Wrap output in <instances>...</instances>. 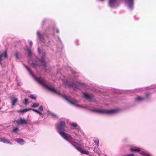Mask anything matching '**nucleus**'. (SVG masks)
Masks as SVG:
<instances>
[{"instance_id":"1","label":"nucleus","mask_w":156,"mask_h":156,"mask_svg":"<svg viewBox=\"0 0 156 156\" xmlns=\"http://www.w3.org/2000/svg\"><path fill=\"white\" fill-rule=\"evenodd\" d=\"M65 126V122L63 121H61L58 126L57 129L60 135L65 139L67 141H69V139L71 137V136L64 132Z\"/></svg>"},{"instance_id":"2","label":"nucleus","mask_w":156,"mask_h":156,"mask_svg":"<svg viewBox=\"0 0 156 156\" xmlns=\"http://www.w3.org/2000/svg\"><path fill=\"white\" fill-rule=\"evenodd\" d=\"M91 111L97 113L106 114L108 115H112L118 112L119 110L115 109L112 110H107L105 109H94L91 110Z\"/></svg>"},{"instance_id":"3","label":"nucleus","mask_w":156,"mask_h":156,"mask_svg":"<svg viewBox=\"0 0 156 156\" xmlns=\"http://www.w3.org/2000/svg\"><path fill=\"white\" fill-rule=\"evenodd\" d=\"M35 80L37 81L39 83L42 85L47 89L50 90L51 92L57 94L58 92L56 89L54 87H51L48 86L45 83L44 80L41 78H38L36 77L35 78Z\"/></svg>"},{"instance_id":"4","label":"nucleus","mask_w":156,"mask_h":156,"mask_svg":"<svg viewBox=\"0 0 156 156\" xmlns=\"http://www.w3.org/2000/svg\"><path fill=\"white\" fill-rule=\"evenodd\" d=\"M16 122L18 124L21 125H26L30 123V121H28V120L22 118H20L17 120Z\"/></svg>"},{"instance_id":"5","label":"nucleus","mask_w":156,"mask_h":156,"mask_svg":"<svg viewBox=\"0 0 156 156\" xmlns=\"http://www.w3.org/2000/svg\"><path fill=\"white\" fill-rule=\"evenodd\" d=\"M76 149L82 154H89V152L88 151L83 150L81 147L77 146L76 147Z\"/></svg>"},{"instance_id":"6","label":"nucleus","mask_w":156,"mask_h":156,"mask_svg":"<svg viewBox=\"0 0 156 156\" xmlns=\"http://www.w3.org/2000/svg\"><path fill=\"white\" fill-rule=\"evenodd\" d=\"M4 56L5 58H7L8 55L7 54V51L5 50L4 53H2L0 54V64H2V57Z\"/></svg>"},{"instance_id":"7","label":"nucleus","mask_w":156,"mask_h":156,"mask_svg":"<svg viewBox=\"0 0 156 156\" xmlns=\"http://www.w3.org/2000/svg\"><path fill=\"white\" fill-rule=\"evenodd\" d=\"M0 142H2L4 143H6L7 144H12V143L9 142L8 139L4 137L0 138Z\"/></svg>"},{"instance_id":"8","label":"nucleus","mask_w":156,"mask_h":156,"mask_svg":"<svg viewBox=\"0 0 156 156\" xmlns=\"http://www.w3.org/2000/svg\"><path fill=\"white\" fill-rule=\"evenodd\" d=\"M37 35L40 40L43 41L44 39L43 35L41 34L39 31H37Z\"/></svg>"},{"instance_id":"9","label":"nucleus","mask_w":156,"mask_h":156,"mask_svg":"<svg viewBox=\"0 0 156 156\" xmlns=\"http://www.w3.org/2000/svg\"><path fill=\"white\" fill-rule=\"evenodd\" d=\"M40 61L43 64V65L45 68L46 67V63H45V60L44 55H43L41 57V58H40Z\"/></svg>"},{"instance_id":"10","label":"nucleus","mask_w":156,"mask_h":156,"mask_svg":"<svg viewBox=\"0 0 156 156\" xmlns=\"http://www.w3.org/2000/svg\"><path fill=\"white\" fill-rule=\"evenodd\" d=\"M117 1V0H109V4L110 6L112 7H113Z\"/></svg>"},{"instance_id":"11","label":"nucleus","mask_w":156,"mask_h":156,"mask_svg":"<svg viewBox=\"0 0 156 156\" xmlns=\"http://www.w3.org/2000/svg\"><path fill=\"white\" fill-rule=\"evenodd\" d=\"M16 141L18 143L20 144H24L25 143V141L22 139H20L19 138H16L15 139Z\"/></svg>"},{"instance_id":"12","label":"nucleus","mask_w":156,"mask_h":156,"mask_svg":"<svg viewBox=\"0 0 156 156\" xmlns=\"http://www.w3.org/2000/svg\"><path fill=\"white\" fill-rule=\"evenodd\" d=\"M130 150L132 152H139L140 151V149L137 147L135 148L132 147L130 148Z\"/></svg>"},{"instance_id":"13","label":"nucleus","mask_w":156,"mask_h":156,"mask_svg":"<svg viewBox=\"0 0 156 156\" xmlns=\"http://www.w3.org/2000/svg\"><path fill=\"white\" fill-rule=\"evenodd\" d=\"M64 98L68 102H69L70 104L72 105H75L76 104L72 100H70L68 97L66 96H65L64 97Z\"/></svg>"},{"instance_id":"14","label":"nucleus","mask_w":156,"mask_h":156,"mask_svg":"<svg viewBox=\"0 0 156 156\" xmlns=\"http://www.w3.org/2000/svg\"><path fill=\"white\" fill-rule=\"evenodd\" d=\"M11 101L12 102V105H14L15 103L17 102L18 99L15 97H13L11 99Z\"/></svg>"},{"instance_id":"15","label":"nucleus","mask_w":156,"mask_h":156,"mask_svg":"<svg viewBox=\"0 0 156 156\" xmlns=\"http://www.w3.org/2000/svg\"><path fill=\"white\" fill-rule=\"evenodd\" d=\"M31 108H25L23 109H21L19 110V112L20 113H25L26 112L31 110Z\"/></svg>"},{"instance_id":"16","label":"nucleus","mask_w":156,"mask_h":156,"mask_svg":"<svg viewBox=\"0 0 156 156\" xmlns=\"http://www.w3.org/2000/svg\"><path fill=\"white\" fill-rule=\"evenodd\" d=\"M144 98L140 96H138L136 98V100L138 101H141L144 100Z\"/></svg>"},{"instance_id":"17","label":"nucleus","mask_w":156,"mask_h":156,"mask_svg":"<svg viewBox=\"0 0 156 156\" xmlns=\"http://www.w3.org/2000/svg\"><path fill=\"white\" fill-rule=\"evenodd\" d=\"M84 96L87 99H90L91 97L90 95L87 93H83Z\"/></svg>"},{"instance_id":"18","label":"nucleus","mask_w":156,"mask_h":156,"mask_svg":"<svg viewBox=\"0 0 156 156\" xmlns=\"http://www.w3.org/2000/svg\"><path fill=\"white\" fill-rule=\"evenodd\" d=\"M29 97L31 99L34 100H36L37 98V97L33 94L30 95L29 96Z\"/></svg>"},{"instance_id":"19","label":"nucleus","mask_w":156,"mask_h":156,"mask_svg":"<svg viewBox=\"0 0 156 156\" xmlns=\"http://www.w3.org/2000/svg\"><path fill=\"white\" fill-rule=\"evenodd\" d=\"M39 105V104L38 103H34L31 106L32 107L36 108Z\"/></svg>"},{"instance_id":"20","label":"nucleus","mask_w":156,"mask_h":156,"mask_svg":"<svg viewBox=\"0 0 156 156\" xmlns=\"http://www.w3.org/2000/svg\"><path fill=\"white\" fill-rule=\"evenodd\" d=\"M69 142H70V143L75 147V148H76V145L77 144V143L75 142H72L71 141H70L69 140Z\"/></svg>"},{"instance_id":"21","label":"nucleus","mask_w":156,"mask_h":156,"mask_svg":"<svg viewBox=\"0 0 156 156\" xmlns=\"http://www.w3.org/2000/svg\"><path fill=\"white\" fill-rule=\"evenodd\" d=\"M31 110H32L33 111L37 113L40 114V115L42 114L41 113V112H40L38 110H37L35 109H32L31 108Z\"/></svg>"},{"instance_id":"22","label":"nucleus","mask_w":156,"mask_h":156,"mask_svg":"<svg viewBox=\"0 0 156 156\" xmlns=\"http://www.w3.org/2000/svg\"><path fill=\"white\" fill-rule=\"evenodd\" d=\"M28 52V56L30 57L32 55V53L31 50L30 49H28L27 50Z\"/></svg>"},{"instance_id":"23","label":"nucleus","mask_w":156,"mask_h":156,"mask_svg":"<svg viewBox=\"0 0 156 156\" xmlns=\"http://www.w3.org/2000/svg\"><path fill=\"white\" fill-rule=\"evenodd\" d=\"M70 125L72 126L75 127H76L78 126V124L76 123H72L70 124Z\"/></svg>"},{"instance_id":"24","label":"nucleus","mask_w":156,"mask_h":156,"mask_svg":"<svg viewBox=\"0 0 156 156\" xmlns=\"http://www.w3.org/2000/svg\"><path fill=\"white\" fill-rule=\"evenodd\" d=\"M16 59H18L19 58V54L18 52H16L15 53V55Z\"/></svg>"},{"instance_id":"25","label":"nucleus","mask_w":156,"mask_h":156,"mask_svg":"<svg viewBox=\"0 0 156 156\" xmlns=\"http://www.w3.org/2000/svg\"><path fill=\"white\" fill-rule=\"evenodd\" d=\"M28 100L27 99L25 98L24 99V102H23L24 104V105H26L27 104H28L29 103L28 102Z\"/></svg>"},{"instance_id":"26","label":"nucleus","mask_w":156,"mask_h":156,"mask_svg":"<svg viewBox=\"0 0 156 156\" xmlns=\"http://www.w3.org/2000/svg\"><path fill=\"white\" fill-rule=\"evenodd\" d=\"M75 84L77 85H80L82 86L83 85V84L82 83H80L78 82H76L75 83Z\"/></svg>"},{"instance_id":"27","label":"nucleus","mask_w":156,"mask_h":156,"mask_svg":"<svg viewBox=\"0 0 156 156\" xmlns=\"http://www.w3.org/2000/svg\"><path fill=\"white\" fill-rule=\"evenodd\" d=\"M19 129L17 127H15L13 129V131L14 132H16Z\"/></svg>"},{"instance_id":"28","label":"nucleus","mask_w":156,"mask_h":156,"mask_svg":"<svg viewBox=\"0 0 156 156\" xmlns=\"http://www.w3.org/2000/svg\"><path fill=\"white\" fill-rule=\"evenodd\" d=\"M94 142L98 146L99 144V140L98 139H96L94 140Z\"/></svg>"},{"instance_id":"29","label":"nucleus","mask_w":156,"mask_h":156,"mask_svg":"<svg viewBox=\"0 0 156 156\" xmlns=\"http://www.w3.org/2000/svg\"><path fill=\"white\" fill-rule=\"evenodd\" d=\"M39 110L42 111L43 110V107L42 106H40L39 108Z\"/></svg>"},{"instance_id":"30","label":"nucleus","mask_w":156,"mask_h":156,"mask_svg":"<svg viewBox=\"0 0 156 156\" xmlns=\"http://www.w3.org/2000/svg\"><path fill=\"white\" fill-rule=\"evenodd\" d=\"M127 156H136L133 154H127Z\"/></svg>"},{"instance_id":"31","label":"nucleus","mask_w":156,"mask_h":156,"mask_svg":"<svg viewBox=\"0 0 156 156\" xmlns=\"http://www.w3.org/2000/svg\"><path fill=\"white\" fill-rule=\"evenodd\" d=\"M51 114L52 115V116H53L54 117H55V118H57V115H56L55 114L53 113H51Z\"/></svg>"},{"instance_id":"32","label":"nucleus","mask_w":156,"mask_h":156,"mask_svg":"<svg viewBox=\"0 0 156 156\" xmlns=\"http://www.w3.org/2000/svg\"><path fill=\"white\" fill-rule=\"evenodd\" d=\"M28 71L30 72V73H31V74H32V72H31V70L30 69V68H27Z\"/></svg>"},{"instance_id":"33","label":"nucleus","mask_w":156,"mask_h":156,"mask_svg":"<svg viewBox=\"0 0 156 156\" xmlns=\"http://www.w3.org/2000/svg\"><path fill=\"white\" fill-rule=\"evenodd\" d=\"M29 44H30V45L31 46L32 45V44H33V43H32V41H29Z\"/></svg>"},{"instance_id":"34","label":"nucleus","mask_w":156,"mask_h":156,"mask_svg":"<svg viewBox=\"0 0 156 156\" xmlns=\"http://www.w3.org/2000/svg\"><path fill=\"white\" fill-rule=\"evenodd\" d=\"M76 43L77 45H79V44L78 40H76Z\"/></svg>"},{"instance_id":"35","label":"nucleus","mask_w":156,"mask_h":156,"mask_svg":"<svg viewBox=\"0 0 156 156\" xmlns=\"http://www.w3.org/2000/svg\"><path fill=\"white\" fill-rule=\"evenodd\" d=\"M56 33L58 34L59 33V31L58 29H56Z\"/></svg>"},{"instance_id":"36","label":"nucleus","mask_w":156,"mask_h":156,"mask_svg":"<svg viewBox=\"0 0 156 156\" xmlns=\"http://www.w3.org/2000/svg\"><path fill=\"white\" fill-rule=\"evenodd\" d=\"M145 155L146 156H151L149 154H146Z\"/></svg>"},{"instance_id":"37","label":"nucleus","mask_w":156,"mask_h":156,"mask_svg":"<svg viewBox=\"0 0 156 156\" xmlns=\"http://www.w3.org/2000/svg\"><path fill=\"white\" fill-rule=\"evenodd\" d=\"M147 97H148V94H147Z\"/></svg>"},{"instance_id":"38","label":"nucleus","mask_w":156,"mask_h":156,"mask_svg":"<svg viewBox=\"0 0 156 156\" xmlns=\"http://www.w3.org/2000/svg\"><path fill=\"white\" fill-rule=\"evenodd\" d=\"M104 0H100V1H103Z\"/></svg>"},{"instance_id":"39","label":"nucleus","mask_w":156,"mask_h":156,"mask_svg":"<svg viewBox=\"0 0 156 156\" xmlns=\"http://www.w3.org/2000/svg\"><path fill=\"white\" fill-rule=\"evenodd\" d=\"M123 156H127V155H124Z\"/></svg>"},{"instance_id":"40","label":"nucleus","mask_w":156,"mask_h":156,"mask_svg":"<svg viewBox=\"0 0 156 156\" xmlns=\"http://www.w3.org/2000/svg\"><path fill=\"white\" fill-rule=\"evenodd\" d=\"M44 71H46V70L45 69Z\"/></svg>"},{"instance_id":"41","label":"nucleus","mask_w":156,"mask_h":156,"mask_svg":"<svg viewBox=\"0 0 156 156\" xmlns=\"http://www.w3.org/2000/svg\"><path fill=\"white\" fill-rule=\"evenodd\" d=\"M73 86H74V85L73 84Z\"/></svg>"}]
</instances>
